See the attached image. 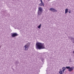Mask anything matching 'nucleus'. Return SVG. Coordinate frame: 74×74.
<instances>
[{
	"mask_svg": "<svg viewBox=\"0 0 74 74\" xmlns=\"http://www.w3.org/2000/svg\"><path fill=\"white\" fill-rule=\"evenodd\" d=\"M64 73V71L62 69H60V71H59V73L60 74H63Z\"/></svg>",
	"mask_w": 74,
	"mask_h": 74,
	"instance_id": "nucleus-8",
	"label": "nucleus"
},
{
	"mask_svg": "<svg viewBox=\"0 0 74 74\" xmlns=\"http://www.w3.org/2000/svg\"><path fill=\"white\" fill-rule=\"evenodd\" d=\"M15 64H16V63H15Z\"/></svg>",
	"mask_w": 74,
	"mask_h": 74,
	"instance_id": "nucleus-16",
	"label": "nucleus"
},
{
	"mask_svg": "<svg viewBox=\"0 0 74 74\" xmlns=\"http://www.w3.org/2000/svg\"><path fill=\"white\" fill-rule=\"evenodd\" d=\"M41 60L42 62H43V61L44 60V58H41Z\"/></svg>",
	"mask_w": 74,
	"mask_h": 74,
	"instance_id": "nucleus-15",
	"label": "nucleus"
},
{
	"mask_svg": "<svg viewBox=\"0 0 74 74\" xmlns=\"http://www.w3.org/2000/svg\"><path fill=\"white\" fill-rule=\"evenodd\" d=\"M49 10H50V11H53V12H57V10L53 8H50L49 9Z\"/></svg>",
	"mask_w": 74,
	"mask_h": 74,
	"instance_id": "nucleus-5",
	"label": "nucleus"
},
{
	"mask_svg": "<svg viewBox=\"0 0 74 74\" xmlns=\"http://www.w3.org/2000/svg\"><path fill=\"white\" fill-rule=\"evenodd\" d=\"M38 11L42 12V8L41 7L38 8Z\"/></svg>",
	"mask_w": 74,
	"mask_h": 74,
	"instance_id": "nucleus-9",
	"label": "nucleus"
},
{
	"mask_svg": "<svg viewBox=\"0 0 74 74\" xmlns=\"http://www.w3.org/2000/svg\"><path fill=\"white\" fill-rule=\"evenodd\" d=\"M36 49H45V47L44 43H42L40 42H37L36 44Z\"/></svg>",
	"mask_w": 74,
	"mask_h": 74,
	"instance_id": "nucleus-1",
	"label": "nucleus"
},
{
	"mask_svg": "<svg viewBox=\"0 0 74 74\" xmlns=\"http://www.w3.org/2000/svg\"><path fill=\"white\" fill-rule=\"evenodd\" d=\"M30 47V43H28L27 44L25 45L23 49L25 50V51H27L28 49Z\"/></svg>",
	"mask_w": 74,
	"mask_h": 74,
	"instance_id": "nucleus-2",
	"label": "nucleus"
},
{
	"mask_svg": "<svg viewBox=\"0 0 74 74\" xmlns=\"http://www.w3.org/2000/svg\"><path fill=\"white\" fill-rule=\"evenodd\" d=\"M40 1L41 2V3L39 4V6H44V3L43 2H42V0H40Z\"/></svg>",
	"mask_w": 74,
	"mask_h": 74,
	"instance_id": "nucleus-6",
	"label": "nucleus"
},
{
	"mask_svg": "<svg viewBox=\"0 0 74 74\" xmlns=\"http://www.w3.org/2000/svg\"><path fill=\"white\" fill-rule=\"evenodd\" d=\"M11 34L12 37H15L18 36V34H17V33H12Z\"/></svg>",
	"mask_w": 74,
	"mask_h": 74,
	"instance_id": "nucleus-4",
	"label": "nucleus"
},
{
	"mask_svg": "<svg viewBox=\"0 0 74 74\" xmlns=\"http://www.w3.org/2000/svg\"><path fill=\"white\" fill-rule=\"evenodd\" d=\"M66 68L67 69H68V71L70 72H71V71H73L74 69V67H70V66H66Z\"/></svg>",
	"mask_w": 74,
	"mask_h": 74,
	"instance_id": "nucleus-3",
	"label": "nucleus"
},
{
	"mask_svg": "<svg viewBox=\"0 0 74 74\" xmlns=\"http://www.w3.org/2000/svg\"><path fill=\"white\" fill-rule=\"evenodd\" d=\"M68 12V9H66L65 10V13L67 14Z\"/></svg>",
	"mask_w": 74,
	"mask_h": 74,
	"instance_id": "nucleus-12",
	"label": "nucleus"
},
{
	"mask_svg": "<svg viewBox=\"0 0 74 74\" xmlns=\"http://www.w3.org/2000/svg\"><path fill=\"white\" fill-rule=\"evenodd\" d=\"M41 24H40L38 27V29H40L41 27Z\"/></svg>",
	"mask_w": 74,
	"mask_h": 74,
	"instance_id": "nucleus-13",
	"label": "nucleus"
},
{
	"mask_svg": "<svg viewBox=\"0 0 74 74\" xmlns=\"http://www.w3.org/2000/svg\"><path fill=\"white\" fill-rule=\"evenodd\" d=\"M61 69H62V70L64 72V71H65V70L66 69V67H63Z\"/></svg>",
	"mask_w": 74,
	"mask_h": 74,
	"instance_id": "nucleus-11",
	"label": "nucleus"
},
{
	"mask_svg": "<svg viewBox=\"0 0 74 74\" xmlns=\"http://www.w3.org/2000/svg\"><path fill=\"white\" fill-rule=\"evenodd\" d=\"M69 14H70L71 13V10H69Z\"/></svg>",
	"mask_w": 74,
	"mask_h": 74,
	"instance_id": "nucleus-14",
	"label": "nucleus"
},
{
	"mask_svg": "<svg viewBox=\"0 0 74 74\" xmlns=\"http://www.w3.org/2000/svg\"><path fill=\"white\" fill-rule=\"evenodd\" d=\"M42 12H41L40 11H38V15H41V14H42Z\"/></svg>",
	"mask_w": 74,
	"mask_h": 74,
	"instance_id": "nucleus-10",
	"label": "nucleus"
},
{
	"mask_svg": "<svg viewBox=\"0 0 74 74\" xmlns=\"http://www.w3.org/2000/svg\"><path fill=\"white\" fill-rule=\"evenodd\" d=\"M69 38H70L73 42V43H74V38H73V37L70 36L69 37Z\"/></svg>",
	"mask_w": 74,
	"mask_h": 74,
	"instance_id": "nucleus-7",
	"label": "nucleus"
}]
</instances>
